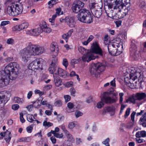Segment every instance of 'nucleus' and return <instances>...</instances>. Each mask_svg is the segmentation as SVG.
I'll return each instance as SVG.
<instances>
[{"label":"nucleus","mask_w":146,"mask_h":146,"mask_svg":"<svg viewBox=\"0 0 146 146\" xmlns=\"http://www.w3.org/2000/svg\"><path fill=\"white\" fill-rule=\"evenodd\" d=\"M104 105V104L102 102H98L97 104V107L98 108H101Z\"/></svg>","instance_id":"obj_55"},{"label":"nucleus","mask_w":146,"mask_h":146,"mask_svg":"<svg viewBox=\"0 0 146 146\" xmlns=\"http://www.w3.org/2000/svg\"><path fill=\"white\" fill-rule=\"evenodd\" d=\"M16 2V0H7L5 3L7 5H12L13 4H15V2Z\"/></svg>","instance_id":"obj_43"},{"label":"nucleus","mask_w":146,"mask_h":146,"mask_svg":"<svg viewBox=\"0 0 146 146\" xmlns=\"http://www.w3.org/2000/svg\"><path fill=\"white\" fill-rule=\"evenodd\" d=\"M41 101L40 100L38 99L34 102L33 105V107L36 108H39L41 106Z\"/></svg>","instance_id":"obj_36"},{"label":"nucleus","mask_w":146,"mask_h":146,"mask_svg":"<svg viewBox=\"0 0 146 146\" xmlns=\"http://www.w3.org/2000/svg\"><path fill=\"white\" fill-rule=\"evenodd\" d=\"M68 140L72 143H73L75 141V139L73 136L69 131L65 134Z\"/></svg>","instance_id":"obj_30"},{"label":"nucleus","mask_w":146,"mask_h":146,"mask_svg":"<svg viewBox=\"0 0 146 146\" xmlns=\"http://www.w3.org/2000/svg\"><path fill=\"white\" fill-rule=\"evenodd\" d=\"M137 100H141L146 98V94L144 93H137L135 95Z\"/></svg>","instance_id":"obj_24"},{"label":"nucleus","mask_w":146,"mask_h":146,"mask_svg":"<svg viewBox=\"0 0 146 146\" xmlns=\"http://www.w3.org/2000/svg\"><path fill=\"white\" fill-rule=\"evenodd\" d=\"M68 74L66 71L63 69L58 68L57 69L55 72L56 75L58 74L60 76L64 78H65L67 76Z\"/></svg>","instance_id":"obj_22"},{"label":"nucleus","mask_w":146,"mask_h":146,"mask_svg":"<svg viewBox=\"0 0 146 146\" xmlns=\"http://www.w3.org/2000/svg\"><path fill=\"white\" fill-rule=\"evenodd\" d=\"M23 10V6L21 5L13 4L9 5L7 7V12L9 15L15 16L20 14Z\"/></svg>","instance_id":"obj_3"},{"label":"nucleus","mask_w":146,"mask_h":146,"mask_svg":"<svg viewBox=\"0 0 146 146\" xmlns=\"http://www.w3.org/2000/svg\"><path fill=\"white\" fill-rule=\"evenodd\" d=\"M65 22L69 27H74L75 22L74 20V18L73 17H67L64 19Z\"/></svg>","instance_id":"obj_18"},{"label":"nucleus","mask_w":146,"mask_h":146,"mask_svg":"<svg viewBox=\"0 0 146 146\" xmlns=\"http://www.w3.org/2000/svg\"><path fill=\"white\" fill-rule=\"evenodd\" d=\"M42 32L41 27H39L37 28H35L31 30H27L26 34L30 35L37 36Z\"/></svg>","instance_id":"obj_13"},{"label":"nucleus","mask_w":146,"mask_h":146,"mask_svg":"<svg viewBox=\"0 0 146 146\" xmlns=\"http://www.w3.org/2000/svg\"><path fill=\"white\" fill-rule=\"evenodd\" d=\"M139 57V55L136 52H135L132 56V58L135 60H137L138 59Z\"/></svg>","instance_id":"obj_52"},{"label":"nucleus","mask_w":146,"mask_h":146,"mask_svg":"<svg viewBox=\"0 0 146 146\" xmlns=\"http://www.w3.org/2000/svg\"><path fill=\"white\" fill-rule=\"evenodd\" d=\"M96 58L95 56L90 51L88 52L83 54L82 57V60L84 62H89L91 60H94Z\"/></svg>","instance_id":"obj_14"},{"label":"nucleus","mask_w":146,"mask_h":146,"mask_svg":"<svg viewBox=\"0 0 146 146\" xmlns=\"http://www.w3.org/2000/svg\"><path fill=\"white\" fill-rule=\"evenodd\" d=\"M33 56L41 54L45 51L44 48L41 46L35 44L31 42L28 43Z\"/></svg>","instance_id":"obj_5"},{"label":"nucleus","mask_w":146,"mask_h":146,"mask_svg":"<svg viewBox=\"0 0 146 146\" xmlns=\"http://www.w3.org/2000/svg\"><path fill=\"white\" fill-rule=\"evenodd\" d=\"M58 68V67L56 66V65L54 63H51L50 67L48 68L49 71L50 72L51 74H54L56 76L55 72L56 71V70Z\"/></svg>","instance_id":"obj_29"},{"label":"nucleus","mask_w":146,"mask_h":146,"mask_svg":"<svg viewBox=\"0 0 146 146\" xmlns=\"http://www.w3.org/2000/svg\"><path fill=\"white\" fill-rule=\"evenodd\" d=\"M61 129L64 132L65 134L68 131L66 128L65 125L64 124H62L60 126Z\"/></svg>","instance_id":"obj_62"},{"label":"nucleus","mask_w":146,"mask_h":146,"mask_svg":"<svg viewBox=\"0 0 146 146\" xmlns=\"http://www.w3.org/2000/svg\"><path fill=\"white\" fill-rule=\"evenodd\" d=\"M130 9V8L129 7L127 6L125 7H124L123 8L121 9V10L122 11V13L125 14L126 16L128 11Z\"/></svg>","instance_id":"obj_40"},{"label":"nucleus","mask_w":146,"mask_h":146,"mask_svg":"<svg viewBox=\"0 0 146 146\" xmlns=\"http://www.w3.org/2000/svg\"><path fill=\"white\" fill-rule=\"evenodd\" d=\"M91 12L95 17L97 18L100 17L102 14V7L99 6V7L95 10H92Z\"/></svg>","instance_id":"obj_20"},{"label":"nucleus","mask_w":146,"mask_h":146,"mask_svg":"<svg viewBox=\"0 0 146 146\" xmlns=\"http://www.w3.org/2000/svg\"><path fill=\"white\" fill-rule=\"evenodd\" d=\"M20 121L22 123H24L25 122V120L23 118V113H21L20 114Z\"/></svg>","instance_id":"obj_59"},{"label":"nucleus","mask_w":146,"mask_h":146,"mask_svg":"<svg viewBox=\"0 0 146 146\" xmlns=\"http://www.w3.org/2000/svg\"><path fill=\"white\" fill-rule=\"evenodd\" d=\"M131 68L129 74L130 79L134 81L138 77H140L141 76L140 70L137 68L133 67H132Z\"/></svg>","instance_id":"obj_9"},{"label":"nucleus","mask_w":146,"mask_h":146,"mask_svg":"<svg viewBox=\"0 0 146 146\" xmlns=\"http://www.w3.org/2000/svg\"><path fill=\"white\" fill-rule=\"evenodd\" d=\"M75 115L77 118L82 115L83 113L80 111H77L75 113Z\"/></svg>","instance_id":"obj_61"},{"label":"nucleus","mask_w":146,"mask_h":146,"mask_svg":"<svg viewBox=\"0 0 146 146\" xmlns=\"http://www.w3.org/2000/svg\"><path fill=\"white\" fill-rule=\"evenodd\" d=\"M70 94L72 96H75L74 94L76 93V91L74 88H71L70 89Z\"/></svg>","instance_id":"obj_58"},{"label":"nucleus","mask_w":146,"mask_h":146,"mask_svg":"<svg viewBox=\"0 0 146 146\" xmlns=\"http://www.w3.org/2000/svg\"><path fill=\"white\" fill-rule=\"evenodd\" d=\"M73 86V82H69L65 83V86L67 88L72 87Z\"/></svg>","instance_id":"obj_51"},{"label":"nucleus","mask_w":146,"mask_h":146,"mask_svg":"<svg viewBox=\"0 0 146 146\" xmlns=\"http://www.w3.org/2000/svg\"><path fill=\"white\" fill-rule=\"evenodd\" d=\"M41 29H42V32L43 31L45 33H49L51 31V29L48 27L46 24L42 25L41 27Z\"/></svg>","instance_id":"obj_33"},{"label":"nucleus","mask_w":146,"mask_h":146,"mask_svg":"<svg viewBox=\"0 0 146 146\" xmlns=\"http://www.w3.org/2000/svg\"><path fill=\"white\" fill-rule=\"evenodd\" d=\"M50 49L51 50V54L53 56L52 62L51 63H54L56 65V63L58 59L56 57L58 54V48L57 43L55 42H53L50 45Z\"/></svg>","instance_id":"obj_7"},{"label":"nucleus","mask_w":146,"mask_h":146,"mask_svg":"<svg viewBox=\"0 0 146 146\" xmlns=\"http://www.w3.org/2000/svg\"><path fill=\"white\" fill-rule=\"evenodd\" d=\"M19 106L17 104H14L12 105V108L14 110H17L19 108Z\"/></svg>","instance_id":"obj_60"},{"label":"nucleus","mask_w":146,"mask_h":146,"mask_svg":"<svg viewBox=\"0 0 146 146\" xmlns=\"http://www.w3.org/2000/svg\"><path fill=\"white\" fill-rule=\"evenodd\" d=\"M78 50L80 53L83 54L88 52L90 51H92L93 52L98 54L101 56L103 55L102 51L99 47L96 42H94L93 43L91 49L90 50H87L84 47L80 46L78 47Z\"/></svg>","instance_id":"obj_4"},{"label":"nucleus","mask_w":146,"mask_h":146,"mask_svg":"<svg viewBox=\"0 0 146 146\" xmlns=\"http://www.w3.org/2000/svg\"><path fill=\"white\" fill-rule=\"evenodd\" d=\"M33 125H32L28 126L27 128V131L29 133H31L33 129Z\"/></svg>","instance_id":"obj_53"},{"label":"nucleus","mask_w":146,"mask_h":146,"mask_svg":"<svg viewBox=\"0 0 146 146\" xmlns=\"http://www.w3.org/2000/svg\"><path fill=\"white\" fill-rule=\"evenodd\" d=\"M58 15L56 14H55L52 15L51 18H50L49 19V21L50 22L52 23V25H54V19Z\"/></svg>","instance_id":"obj_41"},{"label":"nucleus","mask_w":146,"mask_h":146,"mask_svg":"<svg viewBox=\"0 0 146 146\" xmlns=\"http://www.w3.org/2000/svg\"><path fill=\"white\" fill-rule=\"evenodd\" d=\"M137 100L136 98L135 97V95L133 96L129 97L126 100V102H128L129 101L133 104L135 103L136 101Z\"/></svg>","instance_id":"obj_37"},{"label":"nucleus","mask_w":146,"mask_h":146,"mask_svg":"<svg viewBox=\"0 0 146 146\" xmlns=\"http://www.w3.org/2000/svg\"><path fill=\"white\" fill-rule=\"evenodd\" d=\"M84 5V3L80 1H78L76 3H73L72 5L71 9L73 12L77 13H81L82 9Z\"/></svg>","instance_id":"obj_8"},{"label":"nucleus","mask_w":146,"mask_h":146,"mask_svg":"<svg viewBox=\"0 0 146 146\" xmlns=\"http://www.w3.org/2000/svg\"><path fill=\"white\" fill-rule=\"evenodd\" d=\"M64 98L65 99V102H67L70 100L71 97L70 96L68 95H65L64 96Z\"/></svg>","instance_id":"obj_54"},{"label":"nucleus","mask_w":146,"mask_h":146,"mask_svg":"<svg viewBox=\"0 0 146 146\" xmlns=\"http://www.w3.org/2000/svg\"><path fill=\"white\" fill-rule=\"evenodd\" d=\"M20 54L22 61L27 62L31 56H33L28 44L27 47L20 51Z\"/></svg>","instance_id":"obj_6"},{"label":"nucleus","mask_w":146,"mask_h":146,"mask_svg":"<svg viewBox=\"0 0 146 146\" xmlns=\"http://www.w3.org/2000/svg\"><path fill=\"white\" fill-rule=\"evenodd\" d=\"M139 121H146V112L144 113L143 116L140 118Z\"/></svg>","instance_id":"obj_63"},{"label":"nucleus","mask_w":146,"mask_h":146,"mask_svg":"<svg viewBox=\"0 0 146 146\" xmlns=\"http://www.w3.org/2000/svg\"><path fill=\"white\" fill-rule=\"evenodd\" d=\"M115 7L119 8V11H120L121 8H123L124 7H127L126 6L128 7L130 6L129 0H121V2L119 1H118Z\"/></svg>","instance_id":"obj_15"},{"label":"nucleus","mask_w":146,"mask_h":146,"mask_svg":"<svg viewBox=\"0 0 146 146\" xmlns=\"http://www.w3.org/2000/svg\"><path fill=\"white\" fill-rule=\"evenodd\" d=\"M136 137H146V131H141L136 132L135 134Z\"/></svg>","instance_id":"obj_32"},{"label":"nucleus","mask_w":146,"mask_h":146,"mask_svg":"<svg viewBox=\"0 0 146 146\" xmlns=\"http://www.w3.org/2000/svg\"><path fill=\"white\" fill-rule=\"evenodd\" d=\"M40 60V59L37 58L32 62L28 66L29 69L32 70L38 69L41 65Z\"/></svg>","instance_id":"obj_12"},{"label":"nucleus","mask_w":146,"mask_h":146,"mask_svg":"<svg viewBox=\"0 0 146 146\" xmlns=\"http://www.w3.org/2000/svg\"><path fill=\"white\" fill-rule=\"evenodd\" d=\"M43 125L46 128L51 126L53 125V123L49 122H47L46 121H44L43 123Z\"/></svg>","instance_id":"obj_38"},{"label":"nucleus","mask_w":146,"mask_h":146,"mask_svg":"<svg viewBox=\"0 0 146 146\" xmlns=\"http://www.w3.org/2000/svg\"><path fill=\"white\" fill-rule=\"evenodd\" d=\"M29 25V24L28 23H23L19 25L15 26L12 28V29L14 31H20L27 28Z\"/></svg>","instance_id":"obj_16"},{"label":"nucleus","mask_w":146,"mask_h":146,"mask_svg":"<svg viewBox=\"0 0 146 146\" xmlns=\"http://www.w3.org/2000/svg\"><path fill=\"white\" fill-rule=\"evenodd\" d=\"M97 70V73L99 74L103 71L105 68V65L102 63H98L95 64Z\"/></svg>","instance_id":"obj_23"},{"label":"nucleus","mask_w":146,"mask_h":146,"mask_svg":"<svg viewBox=\"0 0 146 146\" xmlns=\"http://www.w3.org/2000/svg\"><path fill=\"white\" fill-rule=\"evenodd\" d=\"M141 137H136V138L135 139L136 142L139 143L145 142V141L142 139H141L140 138Z\"/></svg>","instance_id":"obj_47"},{"label":"nucleus","mask_w":146,"mask_h":146,"mask_svg":"<svg viewBox=\"0 0 146 146\" xmlns=\"http://www.w3.org/2000/svg\"><path fill=\"white\" fill-rule=\"evenodd\" d=\"M14 42V40L11 38L8 39L7 41V43L8 44H12Z\"/></svg>","instance_id":"obj_57"},{"label":"nucleus","mask_w":146,"mask_h":146,"mask_svg":"<svg viewBox=\"0 0 146 146\" xmlns=\"http://www.w3.org/2000/svg\"><path fill=\"white\" fill-rule=\"evenodd\" d=\"M90 72L92 75L98 74V71L95 64H92L90 67Z\"/></svg>","instance_id":"obj_26"},{"label":"nucleus","mask_w":146,"mask_h":146,"mask_svg":"<svg viewBox=\"0 0 146 146\" xmlns=\"http://www.w3.org/2000/svg\"><path fill=\"white\" fill-rule=\"evenodd\" d=\"M19 65L16 62H11L5 68L4 70L0 71V87L7 85L10 79L14 80L17 77Z\"/></svg>","instance_id":"obj_1"},{"label":"nucleus","mask_w":146,"mask_h":146,"mask_svg":"<svg viewBox=\"0 0 146 146\" xmlns=\"http://www.w3.org/2000/svg\"><path fill=\"white\" fill-rule=\"evenodd\" d=\"M77 18L81 22L86 23H90L93 20V16L90 11L85 9H83L81 13L78 14Z\"/></svg>","instance_id":"obj_2"},{"label":"nucleus","mask_w":146,"mask_h":146,"mask_svg":"<svg viewBox=\"0 0 146 146\" xmlns=\"http://www.w3.org/2000/svg\"><path fill=\"white\" fill-rule=\"evenodd\" d=\"M73 31V29H71L67 33L64 34L62 35V38L65 40L66 42H67L68 38L71 36Z\"/></svg>","instance_id":"obj_27"},{"label":"nucleus","mask_w":146,"mask_h":146,"mask_svg":"<svg viewBox=\"0 0 146 146\" xmlns=\"http://www.w3.org/2000/svg\"><path fill=\"white\" fill-rule=\"evenodd\" d=\"M10 133V131L7 130L5 132H1L0 133V135L1 136H5L6 135H7Z\"/></svg>","instance_id":"obj_64"},{"label":"nucleus","mask_w":146,"mask_h":146,"mask_svg":"<svg viewBox=\"0 0 146 146\" xmlns=\"http://www.w3.org/2000/svg\"><path fill=\"white\" fill-rule=\"evenodd\" d=\"M13 100L15 103H17L20 104H23L24 101L23 98H20L18 97H14Z\"/></svg>","instance_id":"obj_35"},{"label":"nucleus","mask_w":146,"mask_h":146,"mask_svg":"<svg viewBox=\"0 0 146 146\" xmlns=\"http://www.w3.org/2000/svg\"><path fill=\"white\" fill-rule=\"evenodd\" d=\"M10 23V22L9 21H3L1 22L0 27H4Z\"/></svg>","instance_id":"obj_46"},{"label":"nucleus","mask_w":146,"mask_h":146,"mask_svg":"<svg viewBox=\"0 0 146 146\" xmlns=\"http://www.w3.org/2000/svg\"><path fill=\"white\" fill-rule=\"evenodd\" d=\"M63 65L66 68L68 65L67 60L66 58L64 59L62 62Z\"/></svg>","instance_id":"obj_56"},{"label":"nucleus","mask_w":146,"mask_h":146,"mask_svg":"<svg viewBox=\"0 0 146 146\" xmlns=\"http://www.w3.org/2000/svg\"><path fill=\"white\" fill-rule=\"evenodd\" d=\"M113 110V107H108L104 108V110L106 112H110Z\"/></svg>","instance_id":"obj_49"},{"label":"nucleus","mask_w":146,"mask_h":146,"mask_svg":"<svg viewBox=\"0 0 146 146\" xmlns=\"http://www.w3.org/2000/svg\"><path fill=\"white\" fill-rule=\"evenodd\" d=\"M54 78V82L55 86L57 87H58L62 84V81L58 77H56L53 74Z\"/></svg>","instance_id":"obj_25"},{"label":"nucleus","mask_w":146,"mask_h":146,"mask_svg":"<svg viewBox=\"0 0 146 146\" xmlns=\"http://www.w3.org/2000/svg\"><path fill=\"white\" fill-rule=\"evenodd\" d=\"M11 138V133L10 132V133L7 135H6L5 137V140L8 142L10 141Z\"/></svg>","instance_id":"obj_48"},{"label":"nucleus","mask_w":146,"mask_h":146,"mask_svg":"<svg viewBox=\"0 0 146 146\" xmlns=\"http://www.w3.org/2000/svg\"><path fill=\"white\" fill-rule=\"evenodd\" d=\"M130 110L131 109L129 108H127L126 110L124 116L125 118H127V116L129 115Z\"/></svg>","instance_id":"obj_50"},{"label":"nucleus","mask_w":146,"mask_h":146,"mask_svg":"<svg viewBox=\"0 0 146 146\" xmlns=\"http://www.w3.org/2000/svg\"><path fill=\"white\" fill-rule=\"evenodd\" d=\"M110 141V139L109 138H107L102 142V143L105 145L106 146H110L109 144Z\"/></svg>","instance_id":"obj_44"},{"label":"nucleus","mask_w":146,"mask_h":146,"mask_svg":"<svg viewBox=\"0 0 146 146\" xmlns=\"http://www.w3.org/2000/svg\"><path fill=\"white\" fill-rule=\"evenodd\" d=\"M90 7L91 9V11L93 10H95L99 7L98 5L95 4L94 1H91L90 2Z\"/></svg>","instance_id":"obj_34"},{"label":"nucleus","mask_w":146,"mask_h":146,"mask_svg":"<svg viewBox=\"0 0 146 146\" xmlns=\"http://www.w3.org/2000/svg\"><path fill=\"white\" fill-rule=\"evenodd\" d=\"M121 8L120 11H117L116 12L115 16L119 19H121L123 18L124 16H125V14L122 13V11L121 10Z\"/></svg>","instance_id":"obj_31"},{"label":"nucleus","mask_w":146,"mask_h":146,"mask_svg":"<svg viewBox=\"0 0 146 146\" xmlns=\"http://www.w3.org/2000/svg\"><path fill=\"white\" fill-rule=\"evenodd\" d=\"M121 39L120 38H117L114 39L113 43H110V48H111L112 46H115L117 48H119L122 46V43L121 42Z\"/></svg>","instance_id":"obj_21"},{"label":"nucleus","mask_w":146,"mask_h":146,"mask_svg":"<svg viewBox=\"0 0 146 146\" xmlns=\"http://www.w3.org/2000/svg\"><path fill=\"white\" fill-rule=\"evenodd\" d=\"M117 0H104V2L108 6H112L115 5L117 3Z\"/></svg>","instance_id":"obj_28"},{"label":"nucleus","mask_w":146,"mask_h":146,"mask_svg":"<svg viewBox=\"0 0 146 146\" xmlns=\"http://www.w3.org/2000/svg\"><path fill=\"white\" fill-rule=\"evenodd\" d=\"M110 44H109L107 46L108 48L109 53L112 56H116L119 55L121 53L120 51H117V50L115 46H112V47L110 48L109 46Z\"/></svg>","instance_id":"obj_17"},{"label":"nucleus","mask_w":146,"mask_h":146,"mask_svg":"<svg viewBox=\"0 0 146 146\" xmlns=\"http://www.w3.org/2000/svg\"><path fill=\"white\" fill-rule=\"evenodd\" d=\"M116 6H108V9L105 10L106 13L108 17L113 18L115 16L116 12L119 11V8H116Z\"/></svg>","instance_id":"obj_10"},{"label":"nucleus","mask_w":146,"mask_h":146,"mask_svg":"<svg viewBox=\"0 0 146 146\" xmlns=\"http://www.w3.org/2000/svg\"><path fill=\"white\" fill-rule=\"evenodd\" d=\"M34 119H35L34 116L31 114H28L27 116V119L28 121L30 122H32L35 121Z\"/></svg>","instance_id":"obj_39"},{"label":"nucleus","mask_w":146,"mask_h":146,"mask_svg":"<svg viewBox=\"0 0 146 146\" xmlns=\"http://www.w3.org/2000/svg\"><path fill=\"white\" fill-rule=\"evenodd\" d=\"M110 94L107 92H104L102 95L101 100L106 104H111L115 102V100L109 96Z\"/></svg>","instance_id":"obj_11"},{"label":"nucleus","mask_w":146,"mask_h":146,"mask_svg":"<svg viewBox=\"0 0 146 146\" xmlns=\"http://www.w3.org/2000/svg\"><path fill=\"white\" fill-rule=\"evenodd\" d=\"M75 126V123L74 122H72L69 123L68 125V127L70 129H72Z\"/></svg>","instance_id":"obj_45"},{"label":"nucleus","mask_w":146,"mask_h":146,"mask_svg":"<svg viewBox=\"0 0 146 146\" xmlns=\"http://www.w3.org/2000/svg\"><path fill=\"white\" fill-rule=\"evenodd\" d=\"M6 92L2 91L0 92V108L3 107L5 103L6 100L5 98Z\"/></svg>","instance_id":"obj_19"},{"label":"nucleus","mask_w":146,"mask_h":146,"mask_svg":"<svg viewBox=\"0 0 146 146\" xmlns=\"http://www.w3.org/2000/svg\"><path fill=\"white\" fill-rule=\"evenodd\" d=\"M54 105L57 107H60L62 105V101L60 100H57L54 102Z\"/></svg>","instance_id":"obj_42"}]
</instances>
